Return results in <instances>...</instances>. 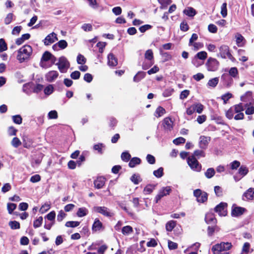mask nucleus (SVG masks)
I'll use <instances>...</instances> for the list:
<instances>
[{
    "label": "nucleus",
    "instance_id": "f257e3e1",
    "mask_svg": "<svg viewBox=\"0 0 254 254\" xmlns=\"http://www.w3.org/2000/svg\"><path fill=\"white\" fill-rule=\"evenodd\" d=\"M32 53V47L28 45L22 47L17 52L16 59L22 63L28 60Z\"/></svg>",
    "mask_w": 254,
    "mask_h": 254
},
{
    "label": "nucleus",
    "instance_id": "f03ea898",
    "mask_svg": "<svg viewBox=\"0 0 254 254\" xmlns=\"http://www.w3.org/2000/svg\"><path fill=\"white\" fill-rule=\"evenodd\" d=\"M232 247V245L229 242H221L214 245L212 248V251L214 254H230L228 252Z\"/></svg>",
    "mask_w": 254,
    "mask_h": 254
},
{
    "label": "nucleus",
    "instance_id": "7ed1b4c3",
    "mask_svg": "<svg viewBox=\"0 0 254 254\" xmlns=\"http://www.w3.org/2000/svg\"><path fill=\"white\" fill-rule=\"evenodd\" d=\"M56 64L58 65L59 70L62 73L66 72L70 66L69 62L64 57L60 58L59 62Z\"/></svg>",
    "mask_w": 254,
    "mask_h": 254
},
{
    "label": "nucleus",
    "instance_id": "20e7f679",
    "mask_svg": "<svg viewBox=\"0 0 254 254\" xmlns=\"http://www.w3.org/2000/svg\"><path fill=\"white\" fill-rule=\"evenodd\" d=\"M220 56L223 59H226L228 58L232 61L235 60L234 58L231 55L229 51V48L227 45H222L219 48V53L218 54V56Z\"/></svg>",
    "mask_w": 254,
    "mask_h": 254
},
{
    "label": "nucleus",
    "instance_id": "39448f33",
    "mask_svg": "<svg viewBox=\"0 0 254 254\" xmlns=\"http://www.w3.org/2000/svg\"><path fill=\"white\" fill-rule=\"evenodd\" d=\"M206 66L208 71H215L219 66V62L214 58H209L206 63Z\"/></svg>",
    "mask_w": 254,
    "mask_h": 254
},
{
    "label": "nucleus",
    "instance_id": "423d86ee",
    "mask_svg": "<svg viewBox=\"0 0 254 254\" xmlns=\"http://www.w3.org/2000/svg\"><path fill=\"white\" fill-rule=\"evenodd\" d=\"M188 164L191 169L194 171L199 172L201 170V166L194 156L188 157Z\"/></svg>",
    "mask_w": 254,
    "mask_h": 254
},
{
    "label": "nucleus",
    "instance_id": "0eeeda50",
    "mask_svg": "<svg viewBox=\"0 0 254 254\" xmlns=\"http://www.w3.org/2000/svg\"><path fill=\"white\" fill-rule=\"evenodd\" d=\"M93 210L108 217H111L114 215V213L105 206H95L93 208Z\"/></svg>",
    "mask_w": 254,
    "mask_h": 254
},
{
    "label": "nucleus",
    "instance_id": "6e6552de",
    "mask_svg": "<svg viewBox=\"0 0 254 254\" xmlns=\"http://www.w3.org/2000/svg\"><path fill=\"white\" fill-rule=\"evenodd\" d=\"M193 194L196 197V200L198 202L203 203L207 199V194L204 191H201L199 189L194 190Z\"/></svg>",
    "mask_w": 254,
    "mask_h": 254
},
{
    "label": "nucleus",
    "instance_id": "1a4fd4ad",
    "mask_svg": "<svg viewBox=\"0 0 254 254\" xmlns=\"http://www.w3.org/2000/svg\"><path fill=\"white\" fill-rule=\"evenodd\" d=\"M227 204L225 202H221L215 208V211L218 213L220 216H225L227 214Z\"/></svg>",
    "mask_w": 254,
    "mask_h": 254
},
{
    "label": "nucleus",
    "instance_id": "9d476101",
    "mask_svg": "<svg viewBox=\"0 0 254 254\" xmlns=\"http://www.w3.org/2000/svg\"><path fill=\"white\" fill-rule=\"evenodd\" d=\"M211 140V137L209 136L201 135L199 138L198 146L200 148L205 150Z\"/></svg>",
    "mask_w": 254,
    "mask_h": 254
},
{
    "label": "nucleus",
    "instance_id": "9b49d317",
    "mask_svg": "<svg viewBox=\"0 0 254 254\" xmlns=\"http://www.w3.org/2000/svg\"><path fill=\"white\" fill-rule=\"evenodd\" d=\"M247 212V209L244 207L233 205L232 207L231 215L234 217H239Z\"/></svg>",
    "mask_w": 254,
    "mask_h": 254
},
{
    "label": "nucleus",
    "instance_id": "f8f14e48",
    "mask_svg": "<svg viewBox=\"0 0 254 254\" xmlns=\"http://www.w3.org/2000/svg\"><path fill=\"white\" fill-rule=\"evenodd\" d=\"M171 191V188L169 186L161 189L155 197L156 203H157L163 196L169 194Z\"/></svg>",
    "mask_w": 254,
    "mask_h": 254
},
{
    "label": "nucleus",
    "instance_id": "ddd939ff",
    "mask_svg": "<svg viewBox=\"0 0 254 254\" xmlns=\"http://www.w3.org/2000/svg\"><path fill=\"white\" fill-rule=\"evenodd\" d=\"M58 40L57 34L54 32H52L46 37L44 40V43L45 45H50L58 41Z\"/></svg>",
    "mask_w": 254,
    "mask_h": 254
},
{
    "label": "nucleus",
    "instance_id": "4468645a",
    "mask_svg": "<svg viewBox=\"0 0 254 254\" xmlns=\"http://www.w3.org/2000/svg\"><path fill=\"white\" fill-rule=\"evenodd\" d=\"M59 73L55 70H51L45 75L46 80L49 82H54L58 77Z\"/></svg>",
    "mask_w": 254,
    "mask_h": 254
},
{
    "label": "nucleus",
    "instance_id": "2eb2a0df",
    "mask_svg": "<svg viewBox=\"0 0 254 254\" xmlns=\"http://www.w3.org/2000/svg\"><path fill=\"white\" fill-rule=\"evenodd\" d=\"M207 53L205 51H201L200 52H198L196 56H195L192 63L193 64L196 66V67L198 66L199 65V64H196V62L197 60V59H200L202 60H204L207 58Z\"/></svg>",
    "mask_w": 254,
    "mask_h": 254
},
{
    "label": "nucleus",
    "instance_id": "dca6fc26",
    "mask_svg": "<svg viewBox=\"0 0 254 254\" xmlns=\"http://www.w3.org/2000/svg\"><path fill=\"white\" fill-rule=\"evenodd\" d=\"M164 129L167 131H170L173 128V121L169 118H166L163 122Z\"/></svg>",
    "mask_w": 254,
    "mask_h": 254
},
{
    "label": "nucleus",
    "instance_id": "f3484780",
    "mask_svg": "<svg viewBox=\"0 0 254 254\" xmlns=\"http://www.w3.org/2000/svg\"><path fill=\"white\" fill-rule=\"evenodd\" d=\"M254 189L251 188L244 193L243 199L244 200H252L254 198Z\"/></svg>",
    "mask_w": 254,
    "mask_h": 254
},
{
    "label": "nucleus",
    "instance_id": "a211bd4d",
    "mask_svg": "<svg viewBox=\"0 0 254 254\" xmlns=\"http://www.w3.org/2000/svg\"><path fill=\"white\" fill-rule=\"evenodd\" d=\"M105 178L102 177L97 178L94 182L95 187L98 189L102 188L105 185Z\"/></svg>",
    "mask_w": 254,
    "mask_h": 254
},
{
    "label": "nucleus",
    "instance_id": "6ab92c4d",
    "mask_svg": "<svg viewBox=\"0 0 254 254\" xmlns=\"http://www.w3.org/2000/svg\"><path fill=\"white\" fill-rule=\"evenodd\" d=\"M108 64L109 66H115L118 64L117 59L112 53L108 55Z\"/></svg>",
    "mask_w": 254,
    "mask_h": 254
},
{
    "label": "nucleus",
    "instance_id": "aec40b11",
    "mask_svg": "<svg viewBox=\"0 0 254 254\" xmlns=\"http://www.w3.org/2000/svg\"><path fill=\"white\" fill-rule=\"evenodd\" d=\"M205 221L207 224H215L216 223V220L213 214L211 213H208L206 214Z\"/></svg>",
    "mask_w": 254,
    "mask_h": 254
},
{
    "label": "nucleus",
    "instance_id": "412c9836",
    "mask_svg": "<svg viewBox=\"0 0 254 254\" xmlns=\"http://www.w3.org/2000/svg\"><path fill=\"white\" fill-rule=\"evenodd\" d=\"M236 42L238 47H242L245 44V39L244 37L240 33H237L235 35Z\"/></svg>",
    "mask_w": 254,
    "mask_h": 254
},
{
    "label": "nucleus",
    "instance_id": "4be33fe9",
    "mask_svg": "<svg viewBox=\"0 0 254 254\" xmlns=\"http://www.w3.org/2000/svg\"><path fill=\"white\" fill-rule=\"evenodd\" d=\"M67 46V42L64 40H60L56 44L53 46V49L55 50H57L58 47H60L62 49H65Z\"/></svg>",
    "mask_w": 254,
    "mask_h": 254
},
{
    "label": "nucleus",
    "instance_id": "5701e85b",
    "mask_svg": "<svg viewBox=\"0 0 254 254\" xmlns=\"http://www.w3.org/2000/svg\"><path fill=\"white\" fill-rule=\"evenodd\" d=\"M103 227L102 222L98 219H95L92 225V230L97 231L100 230Z\"/></svg>",
    "mask_w": 254,
    "mask_h": 254
},
{
    "label": "nucleus",
    "instance_id": "b1692460",
    "mask_svg": "<svg viewBox=\"0 0 254 254\" xmlns=\"http://www.w3.org/2000/svg\"><path fill=\"white\" fill-rule=\"evenodd\" d=\"M183 12L185 14L190 17L194 16L196 13L195 10L192 7H188L184 9Z\"/></svg>",
    "mask_w": 254,
    "mask_h": 254
},
{
    "label": "nucleus",
    "instance_id": "393cba45",
    "mask_svg": "<svg viewBox=\"0 0 254 254\" xmlns=\"http://www.w3.org/2000/svg\"><path fill=\"white\" fill-rule=\"evenodd\" d=\"M141 160L138 157H133L130 160L128 165L131 168H133L136 165L140 163Z\"/></svg>",
    "mask_w": 254,
    "mask_h": 254
},
{
    "label": "nucleus",
    "instance_id": "a878e982",
    "mask_svg": "<svg viewBox=\"0 0 254 254\" xmlns=\"http://www.w3.org/2000/svg\"><path fill=\"white\" fill-rule=\"evenodd\" d=\"M146 75L145 72L143 71H138L133 77V81L135 82H139L141 79L143 78Z\"/></svg>",
    "mask_w": 254,
    "mask_h": 254
},
{
    "label": "nucleus",
    "instance_id": "bb28decb",
    "mask_svg": "<svg viewBox=\"0 0 254 254\" xmlns=\"http://www.w3.org/2000/svg\"><path fill=\"white\" fill-rule=\"evenodd\" d=\"M88 213V210L85 207L79 208L76 213L78 217H82L86 216Z\"/></svg>",
    "mask_w": 254,
    "mask_h": 254
},
{
    "label": "nucleus",
    "instance_id": "cd10ccee",
    "mask_svg": "<svg viewBox=\"0 0 254 254\" xmlns=\"http://www.w3.org/2000/svg\"><path fill=\"white\" fill-rule=\"evenodd\" d=\"M238 69L235 67H231L229 70V75L234 78H238Z\"/></svg>",
    "mask_w": 254,
    "mask_h": 254
},
{
    "label": "nucleus",
    "instance_id": "c85d7f7f",
    "mask_svg": "<svg viewBox=\"0 0 254 254\" xmlns=\"http://www.w3.org/2000/svg\"><path fill=\"white\" fill-rule=\"evenodd\" d=\"M133 232L132 228L130 226H126L122 229V233L125 235H128Z\"/></svg>",
    "mask_w": 254,
    "mask_h": 254
},
{
    "label": "nucleus",
    "instance_id": "c756f323",
    "mask_svg": "<svg viewBox=\"0 0 254 254\" xmlns=\"http://www.w3.org/2000/svg\"><path fill=\"white\" fill-rule=\"evenodd\" d=\"M219 82V78L215 77L210 79L207 83V85L210 87H215L218 84Z\"/></svg>",
    "mask_w": 254,
    "mask_h": 254
},
{
    "label": "nucleus",
    "instance_id": "7c9ffc66",
    "mask_svg": "<svg viewBox=\"0 0 254 254\" xmlns=\"http://www.w3.org/2000/svg\"><path fill=\"white\" fill-rule=\"evenodd\" d=\"M215 172L213 168H208L205 173V177L208 179H210L215 175Z\"/></svg>",
    "mask_w": 254,
    "mask_h": 254
},
{
    "label": "nucleus",
    "instance_id": "2f4dec72",
    "mask_svg": "<svg viewBox=\"0 0 254 254\" xmlns=\"http://www.w3.org/2000/svg\"><path fill=\"white\" fill-rule=\"evenodd\" d=\"M51 56H52V54L50 52H49L48 51L45 52L43 54L42 57L41 58V64H43V62H46V61L50 60V59L51 58Z\"/></svg>",
    "mask_w": 254,
    "mask_h": 254
},
{
    "label": "nucleus",
    "instance_id": "473e14b6",
    "mask_svg": "<svg viewBox=\"0 0 254 254\" xmlns=\"http://www.w3.org/2000/svg\"><path fill=\"white\" fill-rule=\"evenodd\" d=\"M232 107L233 108V110L235 113H242V112L244 110L242 103L236 105Z\"/></svg>",
    "mask_w": 254,
    "mask_h": 254
},
{
    "label": "nucleus",
    "instance_id": "72a5a7b5",
    "mask_svg": "<svg viewBox=\"0 0 254 254\" xmlns=\"http://www.w3.org/2000/svg\"><path fill=\"white\" fill-rule=\"evenodd\" d=\"M195 112L198 114H200L203 110L204 106L200 103H196L193 104Z\"/></svg>",
    "mask_w": 254,
    "mask_h": 254
},
{
    "label": "nucleus",
    "instance_id": "f704fd0d",
    "mask_svg": "<svg viewBox=\"0 0 254 254\" xmlns=\"http://www.w3.org/2000/svg\"><path fill=\"white\" fill-rule=\"evenodd\" d=\"M54 87L52 85L50 84L46 87L44 90V92L45 95H49L51 94L54 91Z\"/></svg>",
    "mask_w": 254,
    "mask_h": 254
},
{
    "label": "nucleus",
    "instance_id": "c9c22d12",
    "mask_svg": "<svg viewBox=\"0 0 254 254\" xmlns=\"http://www.w3.org/2000/svg\"><path fill=\"white\" fill-rule=\"evenodd\" d=\"M176 223L174 221H170L166 225V229L167 231H171L175 227Z\"/></svg>",
    "mask_w": 254,
    "mask_h": 254
},
{
    "label": "nucleus",
    "instance_id": "e433bc0d",
    "mask_svg": "<svg viewBox=\"0 0 254 254\" xmlns=\"http://www.w3.org/2000/svg\"><path fill=\"white\" fill-rule=\"evenodd\" d=\"M80 222L78 221H67L66 222L65 226L67 227L74 228L79 225Z\"/></svg>",
    "mask_w": 254,
    "mask_h": 254
},
{
    "label": "nucleus",
    "instance_id": "4c0bfd02",
    "mask_svg": "<svg viewBox=\"0 0 254 254\" xmlns=\"http://www.w3.org/2000/svg\"><path fill=\"white\" fill-rule=\"evenodd\" d=\"M165 113V110L161 107H159L157 108L155 111V116L157 117H160L164 114Z\"/></svg>",
    "mask_w": 254,
    "mask_h": 254
},
{
    "label": "nucleus",
    "instance_id": "58836bf2",
    "mask_svg": "<svg viewBox=\"0 0 254 254\" xmlns=\"http://www.w3.org/2000/svg\"><path fill=\"white\" fill-rule=\"evenodd\" d=\"M248 172V168L245 166H241L239 169V173L242 176H245Z\"/></svg>",
    "mask_w": 254,
    "mask_h": 254
},
{
    "label": "nucleus",
    "instance_id": "ea45409f",
    "mask_svg": "<svg viewBox=\"0 0 254 254\" xmlns=\"http://www.w3.org/2000/svg\"><path fill=\"white\" fill-rule=\"evenodd\" d=\"M221 14L223 17L225 18L227 15V3L224 2L221 7Z\"/></svg>",
    "mask_w": 254,
    "mask_h": 254
},
{
    "label": "nucleus",
    "instance_id": "a19ab883",
    "mask_svg": "<svg viewBox=\"0 0 254 254\" xmlns=\"http://www.w3.org/2000/svg\"><path fill=\"white\" fill-rule=\"evenodd\" d=\"M11 144L14 147L17 148L21 145V142L18 138L15 137L12 139Z\"/></svg>",
    "mask_w": 254,
    "mask_h": 254
},
{
    "label": "nucleus",
    "instance_id": "79ce46f5",
    "mask_svg": "<svg viewBox=\"0 0 254 254\" xmlns=\"http://www.w3.org/2000/svg\"><path fill=\"white\" fill-rule=\"evenodd\" d=\"M43 222V217L42 216L39 217L36 220L34 221L33 226L35 228L40 227Z\"/></svg>",
    "mask_w": 254,
    "mask_h": 254
},
{
    "label": "nucleus",
    "instance_id": "37998d69",
    "mask_svg": "<svg viewBox=\"0 0 254 254\" xmlns=\"http://www.w3.org/2000/svg\"><path fill=\"white\" fill-rule=\"evenodd\" d=\"M130 157L131 156L130 154L127 151L124 152L122 153L121 158L122 160H123L125 162H128L130 159Z\"/></svg>",
    "mask_w": 254,
    "mask_h": 254
},
{
    "label": "nucleus",
    "instance_id": "c03bdc74",
    "mask_svg": "<svg viewBox=\"0 0 254 254\" xmlns=\"http://www.w3.org/2000/svg\"><path fill=\"white\" fill-rule=\"evenodd\" d=\"M13 14L12 13H9L4 18V23L6 25L10 24L13 20Z\"/></svg>",
    "mask_w": 254,
    "mask_h": 254
},
{
    "label": "nucleus",
    "instance_id": "a18cd8bd",
    "mask_svg": "<svg viewBox=\"0 0 254 254\" xmlns=\"http://www.w3.org/2000/svg\"><path fill=\"white\" fill-rule=\"evenodd\" d=\"M145 58L146 60L152 61V60L153 59V52L151 50H148L146 51L145 53Z\"/></svg>",
    "mask_w": 254,
    "mask_h": 254
},
{
    "label": "nucleus",
    "instance_id": "49530a36",
    "mask_svg": "<svg viewBox=\"0 0 254 254\" xmlns=\"http://www.w3.org/2000/svg\"><path fill=\"white\" fill-rule=\"evenodd\" d=\"M153 175L157 178H161L163 175V168L160 167L158 170L154 171Z\"/></svg>",
    "mask_w": 254,
    "mask_h": 254
},
{
    "label": "nucleus",
    "instance_id": "de8ad7c7",
    "mask_svg": "<svg viewBox=\"0 0 254 254\" xmlns=\"http://www.w3.org/2000/svg\"><path fill=\"white\" fill-rule=\"evenodd\" d=\"M193 155L196 156L198 158L200 157H204L205 156V153L204 151L201 150H196L193 152Z\"/></svg>",
    "mask_w": 254,
    "mask_h": 254
},
{
    "label": "nucleus",
    "instance_id": "09e8293b",
    "mask_svg": "<svg viewBox=\"0 0 254 254\" xmlns=\"http://www.w3.org/2000/svg\"><path fill=\"white\" fill-rule=\"evenodd\" d=\"M16 208V204L12 203H8L7 205V209L9 214H11Z\"/></svg>",
    "mask_w": 254,
    "mask_h": 254
},
{
    "label": "nucleus",
    "instance_id": "8fccbe9b",
    "mask_svg": "<svg viewBox=\"0 0 254 254\" xmlns=\"http://www.w3.org/2000/svg\"><path fill=\"white\" fill-rule=\"evenodd\" d=\"M89 4L91 7H92L93 9H97L99 5L97 2L96 0H87Z\"/></svg>",
    "mask_w": 254,
    "mask_h": 254
},
{
    "label": "nucleus",
    "instance_id": "3c124183",
    "mask_svg": "<svg viewBox=\"0 0 254 254\" xmlns=\"http://www.w3.org/2000/svg\"><path fill=\"white\" fill-rule=\"evenodd\" d=\"M86 60L83 55H82L81 54H79L77 56V62L78 64H83L86 63Z\"/></svg>",
    "mask_w": 254,
    "mask_h": 254
},
{
    "label": "nucleus",
    "instance_id": "603ef678",
    "mask_svg": "<svg viewBox=\"0 0 254 254\" xmlns=\"http://www.w3.org/2000/svg\"><path fill=\"white\" fill-rule=\"evenodd\" d=\"M235 114L233 108L231 107L226 113V116L230 120L232 119L234 117V114Z\"/></svg>",
    "mask_w": 254,
    "mask_h": 254
},
{
    "label": "nucleus",
    "instance_id": "864d4df0",
    "mask_svg": "<svg viewBox=\"0 0 254 254\" xmlns=\"http://www.w3.org/2000/svg\"><path fill=\"white\" fill-rule=\"evenodd\" d=\"M56 217V213L54 211H52L50 212L49 214H48L46 218L51 221L55 222V219Z\"/></svg>",
    "mask_w": 254,
    "mask_h": 254
},
{
    "label": "nucleus",
    "instance_id": "5fc2aeb1",
    "mask_svg": "<svg viewBox=\"0 0 254 254\" xmlns=\"http://www.w3.org/2000/svg\"><path fill=\"white\" fill-rule=\"evenodd\" d=\"M7 50V45L4 39H0V52H2Z\"/></svg>",
    "mask_w": 254,
    "mask_h": 254
},
{
    "label": "nucleus",
    "instance_id": "6e6d98bb",
    "mask_svg": "<svg viewBox=\"0 0 254 254\" xmlns=\"http://www.w3.org/2000/svg\"><path fill=\"white\" fill-rule=\"evenodd\" d=\"M13 122L16 124L20 125L22 123V118L20 115H15L12 116Z\"/></svg>",
    "mask_w": 254,
    "mask_h": 254
},
{
    "label": "nucleus",
    "instance_id": "4d7b16f0",
    "mask_svg": "<svg viewBox=\"0 0 254 254\" xmlns=\"http://www.w3.org/2000/svg\"><path fill=\"white\" fill-rule=\"evenodd\" d=\"M9 225L12 229H17L20 228V224L15 221H10Z\"/></svg>",
    "mask_w": 254,
    "mask_h": 254
},
{
    "label": "nucleus",
    "instance_id": "13d9d810",
    "mask_svg": "<svg viewBox=\"0 0 254 254\" xmlns=\"http://www.w3.org/2000/svg\"><path fill=\"white\" fill-rule=\"evenodd\" d=\"M190 46L193 47L192 49L194 51H197L203 47V44L200 42H194L192 43Z\"/></svg>",
    "mask_w": 254,
    "mask_h": 254
},
{
    "label": "nucleus",
    "instance_id": "bf43d9fd",
    "mask_svg": "<svg viewBox=\"0 0 254 254\" xmlns=\"http://www.w3.org/2000/svg\"><path fill=\"white\" fill-rule=\"evenodd\" d=\"M49 119H56L58 118V113L55 110L50 111L48 115Z\"/></svg>",
    "mask_w": 254,
    "mask_h": 254
},
{
    "label": "nucleus",
    "instance_id": "052dcab7",
    "mask_svg": "<svg viewBox=\"0 0 254 254\" xmlns=\"http://www.w3.org/2000/svg\"><path fill=\"white\" fill-rule=\"evenodd\" d=\"M130 180L134 184L137 185L140 181V178L138 175L134 174L131 176Z\"/></svg>",
    "mask_w": 254,
    "mask_h": 254
},
{
    "label": "nucleus",
    "instance_id": "680f3d73",
    "mask_svg": "<svg viewBox=\"0 0 254 254\" xmlns=\"http://www.w3.org/2000/svg\"><path fill=\"white\" fill-rule=\"evenodd\" d=\"M66 215V214L63 210L60 211L57 216V220L59 222L62 221Z\"/></svg>",
    "mask_w": 254,
    "mask_h": 254
},
{
    "label": "nucleus",
    "instance_id": "e2e57ef3",
    "mask_svg": "<svg viewBox=\"0 0 254 254\" xmlns=\"http://www.w3.org/2000/svg\"><path fill=\"white\" fill-rule=\"evenodd\" d=\"M186 141L185 138L182 137H179L177 138L174 139L173 143L176 145H179L180 144L184 143Z\"/></svg>",
    "mask_w": 254,
    "mask_h": 254
},
{
    "label": "nucleus",
    "instance_id": "0e129e2a",
    "mask_svg": "<svg viewBox=\"0 0 254 254\" xmlns=\"http://www.w3.org/2000/svg\"><path fill=\"white\" fill-rule=\"evenodd\" d=\"M173 92H174L173 89H172V88L166 89L163 93V95L165 97H168L172 94Z\"/></svg>",
    "mask_w": 254,
    "mask_h": 254
},
{
    "label": "nucleus",
    "instance_id": "69168bd1",
    "mask_svg": "<svg viewBox=\"0 0 254 254\" xmlns=\"http://www.w3.org/2000/svg\"><path fill=\"white\" fill-rule=\"evenodd\" d=\"M232 95L230 93H227L221 96V99L223 100L224 104L227 103V101L230 99Z\"/></svg>",
    "mask_w": 254,
    "mask_h": 254
},
{
    "label": "nucleus",
    "instance_id": "338daca9",
    "mask_svg": "<svg viewBox=\"0 0 254 254\" xmlns=\"http://www.w3.org/2000/svg\"><path fill=\"white\" fill-rule=\"evenodd\" d=\"M168 248L170 250H175L178 248V244L169 240L168 242Z\"/></svg>",
    "mask_w": 254,
    "mask_h": 254
},
{
    "label": "nucleus",
    "instance_id": "774afa93",
    "mask_svg": "<svg viewBox=\"0 0 254 254\" xmlns=\"http://www.w3.org/2000/svg\"><path fill=\"white\" fill-rule=\"evenodd\" d=\"M50 208V205L48 203H45L43 205L40 209V212L44 213Z\"/></svg>",
    "mask_w": 254,
    "mask_h": 254
}]
</instances>
